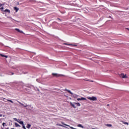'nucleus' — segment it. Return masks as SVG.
Wrapping results in <instances>:
<instances>
[{
  "label": "nucleus",
  "mask_w": 129,
  "mask_h": 129,
  "mask_svg": "<svg viewBox=\"0 0 129 129\" xmlns=\"http://www.w3.org/2000/svg\"><path fill=\"white\" fill-rule=\"evenodd\" d=\"M87 99H89V100H91L92 101H96L97 100V98L96 97H87Z\"/></svg>",
  "instance_id": "nucleus-1"
},
{
  "label": "nucleus",
  "mask_w": 129,
  "mask_h": 129,
  "mask_svg": "<svg viewBox=\"0 0 129 129\" xmlns=\"http://www.w3.org/2000/svg\"><path fill=\"white\" fill-rule=\"evenodd\" d=\"M63 45H66L67 46H75V47L77 46L76 44H68L66 43H63Z\"/></svg>",
  "instance_id": "nucleus-2"
},
{
  "label": "nucleus",
  "mask_w": 129,
  "mask_h": 129,
  "mask_svg": "<svg viewBox=\"0 0 129 129\" xmlns=\"http://www.w3.org/2000/svg\"><path fill=\"white\" fill-rule=\"evenodd\" d=\"M120 77L122 78H127L126 75H124V74H121Z\"/></svg>",
  "instance_id": "nucleus-3"
},
{
  "label": "nucleus",
  "mask_w": 129,
  "mask_h": 129,
  "mask_svg": "<svg viewBox=\"0 0 129 129\" xmlns=\"http://www.w3.org/2000/svg\"><path fill=\"white\" fill-rule=\"evenodd\" d=\"M13 119L15 121H17V122H19V123H20V122H24L23 121H21V120L17 119V118H14Z\"/></svg>",
  "instance_id": "nucleus-4"
},
{
  "label": "nucleus",
  "mask_w": 129,
  "mask_h": 129,
  "mask_svg": "<svg viewBox=\"0 0 129 129\" xmlns=\"http://www.w3.org/2000/svg\"><path fill=\"white\" fill-rule=\"evenodd\" d=\"M20 124H22V128H23V129H27V128H26V126H25V124H24V122H20Z\"/></svg>",
  "instance_id": "nucleus-5"
},
{
  "label": "nucleus",
  "mask_w": 129,
  "mask_h": 129,
  "mask_svg": "<svg viewBox=\"0 0 129 129\" xmlns=\"http://www.w3.org/2000/svg\"><path fill=\"white\" fill-rule=\"evenodd\" d=\"M64 91H67L68 92H69V93L71 94L72 95H73V93H72L70 90H68L67 89H66L64 90Z\"/></svg>",
  "instance_id": "nucleus-6"
},
{
  "label": "nucleus",
  "mask_w": 129,
  "mask_h": 129,
  "mask_svg": "<svg viewBox=\"0 0 129 129\" xmlns=\"http://www.w3.org/2000/svg\"><path fill=\"white\" fill-rule=\"evenodd\" d=\"M17 102H18V103H19V104H21V105H22L23 106H24L25 107H27V106H28V105H27L25 106V105L24 104L21 103V102H20L19 101H17Z\"/></svg>",
  "instance_id": "nucleus-7"
},
{
  "label": "nucleus",
  "mask_w": 129,
  "mask_h": 129,
  "mask_svg": "<svg viewBox=\"0 0 129 129\" xmlns=\"http://www.w3.org/2000/svg\"><path fill=\"white\" fill-rule=\"evenodd\" d=\"M52 75H53V76H56V77H59L61 76V75H58V74H55V73H52Z\"/></svg>",
  "instance_id": "nucleus-8"
},
{
  "label": "nucleus",
  "mask_w": 129,
  "mask_h": 129,
  "mask_svg": "<svg viewBox=\"0 0 129 129\" xmlns=\"http://www.w3.org/2000/svg\"><path fill=\"white\" fill-rule=\"evenodd\" d=\"M15 126H16V127H20L21 125H20V124H18V123L15 122Z\"/></svg>",
  "instance_id": "nucleus-9"
},
{
  "label": "nucleus",
  "mask_w": 129,
  "mask_h": 129,
  "mask_svg": "<svg viewBox=\"0 0 129 129\" xmlns=\"http://www.w3.org/2000/svg\"><path fill=\"white\" fill-rule=\"evenodd\" d=\"M15 31H17V32H18V33H23L22 31H21L20 29L18 28H16Z\"/></svg>",
  "instance_id": "nucleus-10"
},
{
  "label": "nucleus",
  "mask_w": 129,
  "mask_h": 129,
  "mask_svg": "<svg viewBox=\"0 0 129 129\" xmlns=\"http://www.w3.org/2000/svg\"><path fill=\"white\" fill-rule=\"evenodd\" d=\"M71 105L74 107V108H76V106H75V103H71Z\"/></svg>",
  "instance_id": "nucleus-11"
},
{
  "label": "nucleus",
  "mask_w": 129,
  "mask_h": 129,
  "mask_svg": "<svg viewBox=\"0 0 129 129\" xmlns=\"http://www.w3.org/2000/svg\"><path fill=\"white\" fill-rule=\"evenodd\" d=\"M4 12H5L6 13H9V14L11 13V11L9 9H6Z\"/></svg>",
  "instance_id": "nucleus-12"
},
{
  "label": "nucleus",
  "mask_w": 129,
  "mask_h": 129,
  "mask_svg": "<svg viewBox=\"0 0 129 129\" xmlns=\"http://www.w3.org/2000/svg\"><path fill=\"white\" fill-rule=\"evenodd\" d=\"M77 126H78V127H82V128H84V126H83V125H81V124H79Z\"/></svg>",
  "instance_id": "nucleus-13"
},
{
  "label": "nucleus",
  "mask_w": 129,
  "mask_h": 129,
  "mask_svg": "<svg viewBox=\"0 0 129 129\" xmlns=\"http://www.w3.org/2000/svg\"><path fill=\"white\" fill-rule=\"evenodd\" d=\"M121 122H122V123H123L124 124H127V125H128V123L127 122H125L124 121H121Z\"/></svg>",
  "instance_id": "nucleus-14"
},
{
  "label": "nucleus",
  "mask_w": 129,
  "mask_h": 129,
  "mask_svg": "<svg viewBox=\"0 0 129 129\" xmlns=\"http://www.w3.org/2000/svg\"><path fill=\"white\" fill-rule=\"evenodd\" d=\"M14 11H16V12L17 13L18 12V11H19V8H18L17 7H14Z\"/></svg>",
  "instance_id": "nucleus-15"
},
{
  "label": "nucleus",
  "mask_w": 129,
  "mask_h": 129,
  "mask_svg": "<svg viewBox=\"0 0 129 129\" xmlns=\"http://www.w3.org/2000/svg\"><path fill=\"white\" fill-rule=\"evenodd\" d=\"M31 126V125L30 124H27L26 127L27 128H30Z\"/></svg>",
  "instance_id": "nucleus-16"
},
{
  "label": "nucleus",
  "mask_w": 129,
  "mask_h": 129,
  "mask_svg": "<svg viewBox=\"0 0 129 129\" xmlns=\"http://www.w3.org/2000/svg\"><path fill=\"white\" fill-rule=\"evenodd\" d=\"M75 104L77 106H80L81 104L79 103H75Z\"/></svg>",
  "instance_id": "nucleus-17"
},
{
  "label": "nucleus",
  "mask_w": 129,
  "mask_h": 129,
  "mask_svg": "<svg viewBox=\"0 0 129 129\" xmlns=\"http://www.w3.org/2000/svg\"><path fill=\"white\" fill-rule=\"evenodd\" d=\"M0 56H2V57H5V58H8V56L4 55V54H0Z\"/></svg>",
  "instance_id": "nucleus-18"
},
{
  "label": "nucleus",
  "mask_w": 129,
  "mask_h": 129,
  "mask_svg": "<svg viewBox=\"0 0 129 129\" xmlns=\"http://www.w3.org/2000/svg\"><path fill=\"white\" fill-rule=\"evenodd\" d=\"M7 101H9V102H11V103H14V102L12 100L7 99Z\"/></svg>",
  "instance_id": "nucleus-19"
},
{
  "label": "nucleus",
  "mask_w": 129,
  "mask_h": 129,
  "mask_svg": "<svg viewBox=\"0 0 129 129\" xmlns=\"http://www.w3.org/2000/svg\"><path fill=\"white\" fill-rule=\"evenodd\" d=\"M106 125L108 127L112 126V125H111V124H107Z\"/></svg>",
  "instance_id": "nucleus-20"
},
{
  "label": "nucleus",
  "mask_w": 129,
  "mask_h": 129,
  "mask_svg": "<svg viewBox=\"0 0 129 129\" xmlns=\"http://www.w3.org/2000/svg\"><path fill=\"white\" fill-rule=\"evenodd\" d=\"M81 100H86V98L82 97L81 98Z\"/></svg>",
  "instance_id": "nucleus-21"
},
{
  "label": "nucleus",
  "mask_w": 129,
  "mask_h": 129,
  "mask_svg": "<svg viewBox=\"0 0 129 129\" xmlns=\"http://www.w3.org/2000/svg\"><path fill=\"white\" fill-rule=\"evenodd\" d=\"M62 124H63V125H66V126H70V125H67V124H65V123H63V122H62Z\"/></svg>",
  "instance_id": "nucleus-22"
},
{
  "label": "nucleus",
  "mask_w": 129,
  "mask_h": 129,
  "mask_svg": "<svg viewBox=\"0 0 129 129\" xmlns=\"http://www.w3.org/2000/svg\"><path fill=\"white\" fill-rule=\"evenodd\" d=\"M16 6H19V5H20V3L17 2V3H16Z\"/></svg>",
  "instance_id": "nucleus-23"
},
{
  "label": "nucleus",
  "mask_w": 129,
  "mask_h": 129,
  "mask_svg": "<svg viewBox=\"0 0 129 129\" xmlns=\"http://www.w3.org/2000/svg\"><path fill=\"white\" fill-rule=\"evenodd\" d=\"M5 124H6V123H5V122H3V124H2V125H3V126H5Z\"/></svg>",
  "instance_id": "nucleus-24"
},
{
  "label": "nucleus",
  "mask_w": 129,
  "mask_h": 129,
  "mask_svg": "<svg viewBox=\"0 0 129 129\" xmlns=\"http://www.w3.org/2000/svg\"><path fill=\"white\" fill-rule=\"evenodd\" d=\"M74 97L75 98H76V97H77V95H74Z\"/></svg>",
  "instance_id": "nucleus-25"
},
{
  "label": "nucleus",
  "mask_w": 129,
  "mask_h": 129,
  "mask_svg": "<svg viewBox=\"0 0 129 129\" xmlns=\"http://www.w3.org/2000/svg\"><path fill=\"white\" fill-rule=\"evenodd\" d=\"M77 100H78V101L81 100V98H78V99H77Z\"/></svg>",
  "instance_id": "nucleus-26"
},
{
  "label": "nucleus",
  "mask_w": 129,
  "mask_h": 129,
  "mask_svg": "<svg viewBox=\"0 0 129 129\" xmlns=\"http://www.w3.org/2000/svg\"><path fill=\"white\" fill-rule=\"evenodd\" d=\"M0 9H1V10H4V7H2V8H1Z\"/></svg>",
  "instance_id": "nucleus-27"
},
{
  "label": "nucleus",
  "mask_w": 129,
  "mask_h": 129,
  "mask_svg": "<svg viewBox=\"0 0 129 129\" xmlns=\"http://www.w3.org/2000/svg\"><path fill=\"white\" fill-rule=\"evenodd\" d=\"M2 116H3V115L2 114H0V117H1Z\"/></svg>",
  "instance_id": "nucleus-28"
},
{
  "label": "nucleus",
  "mask_w": 129,
  "mask_h": 129,
  "mask_svg": "<svg viewBox=\"0 0 129 129\" xmlns=\"http://www.w3.org/2000/svg\"><path fill=\"white\" fill-rule=\"evenodd\" d=\"M107 105V106H109V104H108Z\"/></svg>",
  "instance_id": "nucleus-29"
},
{
  "label": "nucleus",
  "mask_w": 129,
  "mask_h": 129,
  "mask_svg": "<svg viewBox=\"0 0 129 129\" xmlns=\"http://www.w3.org/2000/svg\"><path fill=\"white\" fill-rule=\"evenodd\" d=\"M127 30H128V31H129V29L128 28H126Z\"/></svg>",
  "instance_id": "nucleus-30"
},
{
  "label": "nucleus",
  "mask_w": 129,
  "mask_h": 129,
  "mask_svg": "<svg viewBox=\"0 0 129 129\" xmlns=\"http://www.w3.org/2000/svg\"><path fill=\"white\" fill-rule=\"evenodd\" d=\"M60 126H63V125H60Z\"/></svg>",
  "instance_id": "nucleus-31"
},
{
  "label": "nucleus",
  "mask_w": 129,
  "mask_h": 129,
  "mask_svg": "<svg viewBox=\"0 0 129 129\" xmlns=\"http://www.w3.org/2000/svg\"><path fill=\"white\" fill-rule=\"evenodd\" d=\"M4 101H5V102H7V101H5V100H4Z\"/></svg>",
  "instance_id": "nucleus-32"
},
{
  "label": "nucleus",
  "mask_w": 129,
  "mask_h": 129,
  "mask_svg": "<svg viewBox=\"0 0 129 129\" xmlns=\"http://www.w3.org/2000/svg\"><path fill=\"white\" fill-rule=\"evenodd\" d=\"M4 99H6V98H4Z\"/></svg>",
  "instance_id": "nucleus-33"
}]
</instances>
